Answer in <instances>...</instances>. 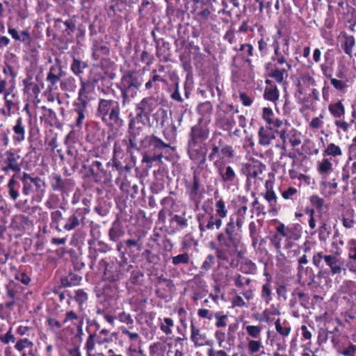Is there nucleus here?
Wrapping results in <instances>:
<instances>
[{
  "instance_id": "1",
  "label": "nucleus",
  "mask_w": 356,
  "mask_h": 356,
  "mask_svg": "<svg viewBox=\"0 0 356 356\" xmlns=\"http://www.w3.org/2000/svg\"><path fill=\"white\" fill-rule=\"evenodd\" d=\"M22 184V194L25 196L31 195L33 202H41L45 195L46 183L34 173L22 172L19 175H12L7 183V191L9 197L16 201L19 197L20 184Z\"/></svg>"
},
{
  "instance_id": "2",
  "label": "nucleus",
  "mask_w": 356,
  "mask_h": 356,
  "mask_svg": "<svg viewBox=\"0 0 356 356\" xmlns=\"http://www.w3.org/2000/svg\"><path fill=\"white\" fill-rule=\"evenodd\" d=\"M271 47L273 54L270 60L265 63L266 76L281 83L288 76L287 72L292 69V65L288 60L290 55L289 39L282 40V48H281L277 37L273 35Z\"/></svg>"
},
{
  "instance_id": "3",
  "label": "nucleus",
  "mask_w": 356,
  "mask_h": 356,
  "mask_svg": "<svg viewBox=\"0 0 356 356\" xmlns=\"http://www.w3.org/2000/svg\"><path fill=\"white\" fill-rule=\"evenodd\" d=\"M215 211L213 207L212 200L208 199L202 205V211L195 216L198 225L200 236L201 238H207L209 232L214 229L219 230L222 225V219L227 217L228 210L225 202L222 199L216 201Z\"/></svg>"
},
{
  "instance_id": "4",
  "label": "nucleus",
  "mask_w": 356,
  "mask_h": 356,
  "mask_svg": "<svg viewBox=\"0 0 356 356\" xmlns=\"http://www.w3.org/2000/svg\"><path fill=\"white\" fill-rule=\"evenodd\" d=\"M138 138L128 134L127 138L118 139L114 142L112 158L106 163V166L112 165L113 169L122 177L135 167L136 159L133 149L137 148Z\"/></svg>"
},
{
  "instance_id": "5",
  "label": "nucleus",
  "mask_w": 356,
  "mask_h": 356,
  "mask_svg": "<svg viewBox=\"0 0 356 356\" xmlns=\"http://www.w3.org/2000/svg\"><path fill=\"white\" fill-rule=\"evenodd\" d=\"M238 232L225 225L224 229L216 234V242L211 241L209 243V248L215 252L216 259L227 261L236 259L235 254L240 243Z\"/></svg>"
},
{
  "instance_id": "6",
  "label": "nucleus",
  "mask_w": 356,
  "mask_h": 356,
  "mask_svg": "<svg viewBox=\"0 0 356 356\" xmlns=\"http://www.w3.org/2000/svg\"><path fill=\"white\" fill-rule=\"evenodd\" d=\"M207 159L213 166L223 163H230L236 156V151L232 145L229 143L227 136L216 131L208 142Z\"/></svg>"
},
{
  "instance_id": "7",
  "label": "nucleus",
  "mask_w": 356,
  "mask_h": 356,
  "mask_svg": "<svg viewBox=\"0 0 356 356\" xmlns=\"http://www.w3.org/2000/svg\"><path fill=\"white\" fill-rule=\"evenodd\" d=\"M146 235V232L138 230L131 235V238L116 244V250L119 253V258L122 259L124 263L129 264L127 255L133 261L140 257V253L144 248L143 241Z\"/></svg>"
},
{
  "instance_id": "8",
  "label": "nucleus",
  "mask_w": 356,
  "mask_h": 356,
  "mask_svg": "<svg viewBox=\"0 0 356 356\" xmlns=\"http://www.w3.org/2000/svg\"><path fill=\"white\" fill-rule=\"evenodd\" d=\"M144 82L142 74L135 70H125L116 86L120 90L122 105L129 104L137 96Z\"/></svg>"
},
{
  "instance_id": "9",
  "label": "nucleus",
  "mask_w": 356,
  "mask_h": 356,
  "mask_svg": "<svg viewBox=\"0 0 356 356\" xmlns=\"http://www.w3.org/2000/svg\"><path fill=\"white\" fill-rule=\"evenodd\" d=\"M20 149L10 148L0 152V183H2L6 176L19 175L21 174L24 159L19 154Z\"/></svg>"
},
{
  "instance_id": "10",
  "label": "nucleus",
  "mask_w": 356,
  "mask_h": 356,
  "mask_svg": "<svg viewBox=\"0 0 356 356\" xmlns=\"http://www.w3.org/2000/svg\"><path fill=\"white\" fill-rule=\"evenodd\" d=\"M120 106L118 101L111 99L100 98L99 99L97 116L107 125L121 127L124 120L120 117Z\"/></svg>"
},
{
  "instance_id": "11",
  "label": "nucleus",
  "mask_w": 356,
  "mask_h": 356,
  "mask_svg": "<svg viewBox=\"0 0 356 356\" xmlns=\"http://www.w3.org/2000/svg\"><path fill=\"white\" fill-rule=\"evenodd\" d=\"M312 264L321 270L327 267L332 275H340L345 270L343 268L344 260L339 251L330 254H327L323 251L316 252L312 257Z\"/></svg>"
},
{
  "instance_id": "12",
  "label": "nucleus",
  "mask_w": 356,
  "mask_h": 356,
  "mask_svg": "<svg viewBox=\"0 0 356 356\" xmlns=\"http://www.w3.org/2000/svg\"><path fill=\"white\" fill-rule=\"evenodd\" d=\"M99 268L103 270L102 282H119L124 271H129L133 265L124 263L121 259L108 261L102 259L99 261Z\"/></svg>"
},
{
  "instance_id": "13",
  "label": "nucleus",
  "mask_w": 356,
  "mask_h": 356,
  "mask_svg": "<svg viewBox=\"0 0 356 356\" xmlns=\"http://www.w3.org/2000/svg\"><path fill=\"white\" fill-rule=\"evenodd\" d=\"M238 113L232 104L220 102L217 105L215 115L216 126L223 131H230L236 124L235 114Z\"/></svg>"
},
{
  "instance_id": "14",
  "label": "nucleus",
  "mask_w": 356,
  "mask_h": 356,
  "mask_svg": "<svg viewBox=\"0 0 356 356\" xmlns=\"http://www.w3.org/2000/svg\"><path fill=\"white\" fill-rule=\"evenodd\" d=\"M83 178L95 184L106 182L111 177L99 160H87L83 165Z\"/></svg>"
},
{
  "instance_id": "15",
  "label": "nucleus",
  "mask_w": 356,
  "mask_h": 356,
  "mask_svg": "<svg viewBox=\"0 0 356 356\" xmlns=\"http://www.w3.org/2000/svg\"><path fill=\"white\" fill-rule=\"evenodd\" d=\"M217 267L213 270L211 277L216 284L214 290L219 293L220 286H225L232 280V277L229 273V268H235L238 266V261L236 259L222 261L216 259Z\"/></svg>"
},
{
  "instance_id": "16",
  "label": "nucleus",
  "mask_w": 356,
  "mask_h": 356,
  "mask_svg": "<svg viewBox=\"0 0 356 356\" xmlns=\"http://www.w3.org/2000/svg\"><path fill=\"white\" fill-rule=\"evenodd\" d=\"M248 203L247 197L238 195L234 212L229 216L226 225L241 232L246 220Z\"/></svg>"
},
{
  "instance_id": "17",
  "label": "nucleus",
  "mask_w": 356,
  "mask_h": 356,
  "mask_svg": "<svg viewBox=\"0 0 356 356\" xmlns=\"http://www.w3.org/2000/svg\"><path fill=\"white\" fill-rule=\"evenodd\" d=\"M185 188L186 193L189 200L193 204L195 210H198L204 194V188L201 184L199 172H193L192 180L186 181Z\"/></svg>"
},
{
  "instance_id": "18",
  "label": "nucleus",
  "mask_w": 356,
  "mask_h": 356,
  "mask_svg": "<svg viewBox=\"0 0 356 356\" xmlns=\"http://www.w3.org/2000/svg\"><path fill=\"white\" fill-rule=\"evenodd\" d=\"M275 230L278 231L285 238L284 248L286 250L294 247L295 242L301 238L302 234V226L298 223L285 226L283 222H279L275 227Z\"/></svg>"
},
{
  "instance_id": "19",
  "label": "nucleus",
  "mask_w": 356,
  "mask_h": 356,
  "mask_svg": "<svg viewBox=\"0 0 356 356\" xmlns=\"http://www.w3.org/2000/svg\"><path fill=\"white\" fill-rule=\"evenodd\" d=\"M208 147L206 143L188 140L187 143V154L189 159L202 168L206 164Z\"/></svg>"
},
{
  "instance_id": "20",
  "label": "nucleus",
  "mask_w": 356,
  "mask_h": 356,
  "mask_svg": "<svg viewBox=\"0 0 356 356\" xmlns=\"http://www.w3.org/2000/svg\"><path fill=\"white\" fill-rule=\"evenodd\" d=\"M90 212L87 207L77 208L73 210L68 217L63 219V229L65 231H71L79 227H83L86 225V215Z\"/></svg>"
},
{
  "instance_id": "21",
  "label": "nucleus",
  "mask_w": 356,
  "mask_h": 356,
  "mask_svg": "<svg viewBox=\"0 0 356 356\" xmlns=\"http://www.w3.org/2000/svg\"><path fill=\"white\" fill-rule=\"evenodd\" d=\"M145 141L147 145L142 144L141 146L148 147V152L158 156L160 158L164 157V154H170L174 148L170 143H166L154 134L145 136Z\"/></svg>"
},
{
  "instance_id": "22",
  "label": "nucleus",
  "mask_w": 356,
  "mask_h": 356,
  "mask_svg": "<svg viewBox=\"0 0 356 356\" xmlns=\"http://www.w3.org/2000/svg\"><path fill=\"white\" fill-rule=\"evenodd\" d=\"M49 181L53 191L59 192L61 195H67L74 187L73 179L63 178L61 175L53 172L49 176Z\"/></svg>"
},
{
  "instance_id": "23",
  "label": "nucleus",
  "mask_w": 356,
  "mask_h": 356,
  "mask_svg": "<svg viewBox=\"0 0 356 356\" xmlns=\"http://www.w3.org/2000/svg\"><path fill=\"white\" fill-rule=\"evenodd\" d=\"M150 118L140 112H135L129 115L128 134L138 138L144 128L149 123Z\"/></svg>"
},
{
  "instance_id": "24",
  "label": "nucleus",
  "mask_w": 356,
  "mask_h": 356,
  "mask_svg": "<svg viewBox=\"0 0 356 356\" xmlns=\"http://www.w3.org/2000/svg\"><path fill=\"white\" fill-rule=\"evenodd\" d=\"M330 340L334 350L339 355L342 356H356V345L348 341V337L344 339L340 335H333L330 337Z\"/></svg>"
},
{
  "instance_id": "25",
  "label": "nucleus",
  "mask_w": 356,
  "mask_h": 356,
  "mask_svg": "<svg viewBox=\"0 0 356 356\" xmlns=\"http://www.w3.org/2000/svg\"><path fill=\"white\" fill-rule=\"evenodd\" d=\"M227 163H223L213 166V168L224 186L229 187L236 186L238 181L236 172L231 165H228Z\"/></svg>"
},
{
  "instance_id": "26",
  "label": "nucleus",
  "mask_w": 356,
  "mask_h": 356,
  "mask_svg": "<svg viewBox=\"0 0 356 356\" xmlns=\"http://www.w3.org/2000/svg\"><path fill=\"white\" fill-rule=\"evenodd\" d=\"M95 99V85L89 81L81 78V87L78 97L73 102L88 107V104Z\"/></svg>"
},
{
  "instance_id": "27",
  "label": "nucleus",
  "mask_w": 356,
  "mask_h": 356,
  "mask_svg": "<svg viewBox=\"0 0 356 356\" xmlns=\"http://www.w3.org/2000/svg\"><path fill=\"white\" fill-rule=\"evenodd\" d=\"M88 113V107L73 102L72 108L70 111V127L73 129H78L81 130L83 128Z\"/></svg>"
},
{
  "instance_id": "28",
  "label": "nucleus",
  "mask_w": 356,
  "mask_h": 356,
  "mask_svg": "<svg viewBox=\"0 0 356 356\" xmlns=\"http://www.w3.org/2000/svg\"><path fill=\"white\" fill-rule=\"evenodd\" d=\"M56 64L50 67L46 78L47 89L50 92L58 89L57 84L60 83V81H62L61 78L65 74L60 62L58 59L56 60Z\"/></svg>"
},
{
  "instance_id": "29",
  "label": "nucleus",
  "mask_w": 356,
  "mask_h": 356,
  "mask_svg": "<svg viewBox=\"0 0 356 356\" xmlns=\"http://www.w3.org/2000/svg\"><path fill=\"white\" fill-rule=\"evenodd\" d=\"M234 50L240 53L239 56L250 70L254 68V58H256L255 61H258L259 56L255 53L254 47L251 43H242L238 48L234 47Z\"/></svg>"
},
{
  "instance_id": "30",
  "label": "nucleus",
  "mask_w": 356,
  "mask_h": 356,
  "mask_svg": "<svg viewBox=\"0 0 356 356\" xmlns=\"http://www.w3.org/2000/svg\"><path fill=\"white\" fill-rule=\"evenodd\" d=\"M202 118L198 120L197 124L193 126L188 136V140L205 143L210 135V129L207 125L201 124Z\"/></svg>"
},
{
  "instance_id": "31",
  "label": "nucleus",
  "mask_w": 356,
  "mask_h": 356,
  "mask_svg": "<svg viewBox=\"0 0 356 356\" xmlns=\"http://www.w3.org/2000/svg\"><path fill=\"white\" fill-rule=\"evenodd\" d=\"M11 130L13 131L12 140L15 145H20L26 138V122L22 117H18Z\"/></svg>"
},
{
  "instance_id": "32",
  "label": "nucleus",
  "mask_w": 356,
  "mask_h": 356,
  "mask_svg": "<svg viewBox=\"0 0 356 356\" xmlns=\"http://www.w3.org/2000/svg\"><path fill=\"white\" fill-rule=\"evenodd\" d=\"M159 82L168 85V81L165 76L157 74L155 70H152L149 74V80L145 83V89L149 93H157L160 90Z\"/></svg>"
},
{
  "instance_id": "33",
  "label": "nucleus",
  "mask_w": 356,
  "mask_h": 356,
  "mask_svg": "<svg viewBox=\"0 0 356 356\" xmlns=\"http://www.w3.org/2000/svg\"><path fill=\"white\" fill-rule=\"evenodd\" d=\"M191 340L195 347H201L204 346H213V341L208 339L206 333L202 332L200 328L195 326L193 322L191 323Z\"/></svg>"
},
{
  "instance_id": "34",
  "label": "nucleus",
  "mask_w": 356,
  "mask_h": 356,
  "mask_svg": "<svg viewBox=\"0 0 356 356\" xmlns=\"http://www.w3.org/2000/svg\"><path fill=\"white\" fill-rule=\"evenodd\" d=\"M41 110L42 111V114L40 116L41 122H43L50 127H56L57 129L63 127V123L58 118L56 112L52 108L42 106Z\"/></svg>"
},
{
  "instance_id": "35",
  "label": "nucleus",
  "mask_w": 356,
  "mask_h": 356,
  "mask_svg": "<svg viewBox=\"0 0 356 356\" xmlns=\"http://www.w3.org/2000/svg\"><path fill=\"white\" fill-rule=\"evenodd\" d=\"M194 5L196 20L200 23L206 22L211 14V6L203 0H195Z\"/></svg>"
},
{
  "instance_id": "36",
  "label": "nucleus",
  "mask_w": 356,
  "mask_h": 356,
  "mask_svg": "<svg viewBox=\"0 0 356 356\" xmlns=\"http://www.w3.org/2000/svg\"><path fill=\"white\" fill-rule=\"evenodd\" d=\"M154 181L151 189L153 193H158L164 189L165 178L168 177V170L165 167L160 166L154 172Z\"/></svg>"
},
{
  "instance_id": "37",
  "label": "nucleus",
  "mask_w": 356,
  "mask_h": 356,
  "mask_svg": "<svg viewBox=\"0 0 356 356\" xmlns=\"http://www.w3.org/2000/svg\"><path fill=\"white\" fill-rule=\"evenodd\" d=\"M157 106L156 99L152 97H146L136 104L135 112H140L150 118L151 114Z\"/></svg>"
},
{
  "instance_id": "38",
  "label": "nucleus",
  "mask_w": 356,
  "mask_h": 356,
  "mask_svg": "<svg viewBox=\"0 0 356 356\" xmlns=\"http://www.w3.org/2000/svg\"><path fill=\"white\" fill-rule=\"evenodd\" d=\"M125 235V230L122 222L119 217L111 223V227L108 229V236L109 241L116 243L121 242L120 240Z\"/></svg>"
},
{
  "instance_id": "39",
  "label": "nucleus",
  "mask_w": 356,
  "mask_h": 356,
  "mask_svg": "<svg viewBox=\"0 0 356 356\" xmlns=\"http://www.w3.org/2000/svg\"><path fill=\"white\" fill-rule=\"evenodd\" d=\"M8 33L10 35L12 38L15 41H19L24 47L31 49L33 43V38L28 29H25L19 32L16 29L8 26Z\"/></svg>"
},
{
  "instance_id": "40",
  "label": "nucleus",
  "mask_w": 356,
  "mask_h": 356,
  "mask_svg": "<svg viewBox=\"0 0 356 356\" xmlns=\"http://www.w3.org/2000/svg\"><path fill=\"white\" fill-rule=\"evenodd\" d=\"M275 128L273 127H261L258 131L259 144L262 146H268L272 141L275 139V134H280Z\"/></svg>"
},
{
  "instance_id": "41",
  "label": "nucleus",
  "mask_w": 356,
  "mask_h": 356,
  "mask_svg": "<svg viewBox=\"0 0 356 356\" xmlns=\"http://www.w3.org/2000/svg\"><path fill=\"white\" fill-rule=\"evenodd\" d=\"M92 57L94 60H99L100 59L108 61L104 59V57H108L110 55V49L106 44L99 42L97 40H93L92 46Z\"/></svg>"
},
{
  "instance_id": "42",
  "label": "nucleus",
  "mask_w": 356,
  "mask_h": 356,
  "mask_svg": "<svg viewBox=\"0 0 356 356\" xmlns=\"http://www.w3.org/2000/svg\"><path fill=\"white\" fill-rule=\"evenodd\" d=\"M264 275L266 277V280L261 286L260 297L266 304L268 305L273 299L272 276L267 272L264 273Z\"/></svg>"
},
{
  "instance_id": "43",
  "label": "nucleus",
  "mask_w": 356,
  "mask_h": 356,
  "mask_svg": "<svg viewBox=\"0 0 356 356\" xmlns=\"http://www.w3.org/2000/svg\"><path fill=\"white\" fill-rule=\"evenodd\" d=\"M103 285L99 297L104 300H111L117 297L119 291L118 282H102Z\"/></svg>"
},
{
  "instance_id": "44",
  "label": "nucleus",
  "mask_w": 356,
  "mask_h": 356,
  "mask_svg": "<svg viewBox=\"0 0 356 356\" xmlns=\"http://www.w3.org/2000/svg\"><path fill=\"white\" fill-rule=\"evenodd\" d=\"M347 266L350 272L356 273V239L352 238L347 243Z\"/></svg>"
},
{
  "instance_id": "45",
  "label": "nucleus",
  "mask_w": 356,
  "mask_h": 356,
  "mask_svg": "<svg viewBox=\"0 0 356 356\" xmlns=\"http://www.w3.org/2000/svg\"><path fill=\"white\" fill-rule=\"evenodd\" d=\"M280 137L284 143H285L287 138L291 145L293 147L298 146L302 143L301 133L296 129H292L287 134L286 131L282 130L280 132Z\"/></svg>"
},
{
  "instance_id": "46",
  "label": "nucleus",
  "mask_w": 356,
  "mask_h": 356,
  "mask_svg": "<svg viewBox=\"0 0 356 356\" xmlns=\"http://www.w3.org/2000/svg\"><path fill=\"white\" fill-rule=\"evenodd\" d=\"M171 46L170 42L163 40L156 45V56L159 60L168 62L170 60Z\"/></svg>"
},
{
  "instance_id": "47",
  "label": "nucleus",
  "mask_w": 356,
  "mask_h": 356,
  "mask_svg": "<svg viewBox=\"0 0 356 356\" xmlns=\"http://www.w3.org/2000/svg\"><path fill=\"white\" fill-rule=\"evenodd\" d=\"M71 322L73 325L76 328L78 334L83 333V321L75 312L73 310L67 311L65 314V318L63 320V323L67 324Z\"/></svg>"
},
{
  "instance_id": "48",
  "label": "nucleus",
  "mask_w": 356,
  "mask_h": 356,
  "mask_svg": "<svg viewBox=\"0 0 356 356\" xmlns=\"http://www.w3.org/2000/svg\"><path fill=\"white\" fill-rule=\"evenodd\" d=\"M127 0H111L108 5V15L112 12L113 15L120 16L127 10Z\"/></svg>"
},
{
  "instance_id": "49",
  "label": "nucleus",
  "mask_w": 356,
  "mask_h": 356,
  "mask_svg": "<svg viewBox=\"0 0 356 356\" xmlns=\"http://www.w3.org/2000/svg\"><path fill=\"white\" fill-rule=\"evenodd\" d=\"M67 303L70 305L72 300H74L79 305L80 309H83V306L88 300V294L83 289H79L74 291V295L72 296L70 293H67Z\"/></svg>"
},
{
  "instance_id": "50",
  "label": "nucleus",
  "mask_w": 356,
  "mask_h": 356,
  "mask_svg": "<svg viewBox=\"0 0 356 356\" xmlns=\"http://www.w3.org/2000/svg\"><path fill=\"white\" fill-rule=\"evenodd\" d=\"M275 115L273 110L269 107H264L262 109V118L267 124L274 128H280L282 125V121L278 118H274Z\"/></svg>"
},
{
  "instance_id": "51",
  "label": "nucleus",
  "mask_w": 356,
  "mask_h": 356,
  "mask_svg": "<svg viewBox=\"0 0 356 356\" xmlns=\"http://www.w3.org/2000/svg\"><path fill=\"white\" fill-rule=\"evenodd\" d=\"M31 224L29 217L24 215L15 216L13 218L12 226L14 229L18 231H25Z\"/></svg>"
},
{
  "instance_id": "52",
  "label": "nucleus",
  "mask_w": 356,
  "mask_h": 356,
  "mask_svg": "<svg viewBox=\"0 0 356 356\" xmlns=\"http://www.w3.org/2000/svg\"><path fill=\"white\" fill-rule=\"evenodd\" d=\"M328 111L331 115L336 119L343 118L346 114V108L343 104V99L330 104Z\"/></svg>"
},
{
  "instance_id": "53",
  "label": "nucleus",
  "mask_w": 356,
  "mask_h": 356,
  "mask_svg": "<svg viewBox=\"0 0 356 356\" xmlns=\"http://www.w3.org/2000/svg\"><path fill=\"white\" fill-rule=\"evenodd\" d=\"M5 301L0 303V318L2 320L8 318L11 315V312L13 310L16 300L10 298H5Z\"/></svg>"
},
{
  "instance_id": "54",
  "label": "nucleus",
  "mask_w": 356,
  "mask_h": 356,
  "mask_svg": "<svg viewBox=\"0 0 356 356\" xmlns=\"http://www.w3.org/2000/svg\"><path fill=\"white\" fill-rule=\"evenodd\" d=\"M82 280V276L75 272H70L66 276L60 279L61 286L63 287H70L76 286Z\"/></svg>"
},
{
  "instance_id": "55",
  "label": "nucleus",
  "mask_w": 356,
  "mask_h": 356,
  "mask_svg": "<svg viewBox=\"0 0 356 356\" xmlns=\"http://www.w3.org/2000/svg\"><path fill=\"white\" fill-rule=\"evenodd\" d=\"M264 197L268 202L271 210L277 211L281 207L278 204L277 197L272 188H269L268 183L266 184V192Z\"/></svg>"
},
{
  "instance_id": "56",
  "label": "nucleus",
  "mask_w": 356,
  "mask_h": 356,
  "mask_svg": "<svg viewBox=\"0 0 356 356\" xmlns=\"http://www.w3.org/2000/svg\"><path fill=\"white\" fill-rule=\"evenodd\" d=\"M222 8L218 11V14L225 15L229 18L233 15V8H239V0H221Z\"/></svg>"
},
{
  "instance_id": "57",
  "label": "nucleus",
  "mask_w": 356,
  "mask_h": 356,
  "mask_svg": "<svg viewBox=\"0 0 356 356\" xmlns=\"http://www.w3.org/2000/svg\"><path fill=\"white\" fill-rule=\"evenodd\" d=\"M260 37L257 42V49L261 57H266L269 54L270 38L267 35L259 33Z\"/></svg>"
},
{
  "instance_id": "58",
  "label": "nucleus",
  "mask_w": 356,
  "mask_h": 356,
  "mask_svg": "<svg viewBox=\"0 0 356 356\" xmlns=\"http://www.w3.org/2000/svg\"><path fill=\"white\" fill-rule=\"evenodd\" d=\"M275 327L276 332L282 337L283 339L287 337L291 332V325L286 320L282 322L280 318H277L275 322Z\"/></svg>"
},
{
  "instance_id": "59",
  "label": "nucleus",
  "mask_w": 356,
  "mask_h": 356,
  "mask_svg": "<svg viewBox=\"0 0 356 356\" xmlns=\"http://www.w3.org/2000/svg\"><path fill=\"white\" fill-rule=\"evenodd\" d=\"M341 36L344 39V42L342 44V49L345 54L351 56L353 48L355 46V38L353 35H348L346 32H342Z\"/></svg>"
},
{
  "instance_id": "60",
  "label": "nucleus",
  "mask_w": 356,
  "mask_h": 356,
  "mask_svg": "<svg viewBox=\"0 0 356 356\" xmlns=\"http://www.w3.org/2000/svg\"><path fill=\"white\" fill-rule=\"evenodd\" d=\"M88 67L87 63L82 61L79 58H73L72 62L70 65V70L72 73L79 76L80 79L82 78L81 75L86 68Z\"/></svg>"
},
{
  "instance_id": "61",
  "label": "nucleus",
  "mask_w": 356,
  "mask_h": 356,
  "mask_svg": "<svg viewBox=\"0 0 356 356\" xmlns=\"http://www.w3.org/2000/svg\"><path fill=\"white\" fill-rule=\"evenodd\" d=\"M129 281L133 285L142 286L144 282L145 274L138 266H133Z\"/></svg>"
},
{
  "instance_id": "62",
  "label": "nucleus",
  "mask_w": 356,
  "mask_h": 356,
  "mask_svg": "<svg viewBox=\"0 0 356 356\" xmlns=\"http://www.w3.org/2000/svg\"><path fill=\"white\" fill-rule=\"evenodd\" d=\"M263 96L265 100L276 104L280 98V91L277 86H266Z\"/></svg>"
},
{
  "instance_id": "63",
  "label": "nucleus",
  "mask_w": 356,
  "mask_h": 356,
  "mask_svg": "<svg viewBox=\"0 0 356 356\" xmlns=\"http://www.w3.org/2000/svg\"><path fill=\"white\" fill-rule=\"evenodd\" d=\"M315 232L318 233V240L321 242H326L332 233L331 226L326 222H321Z\"/></svg>"
},
{
  "instance_id": "64",
  "label": "nucleus",
  "mask_w": 356,
  "mask_h": 356,
  "mask_svg": "<svg viewBox=\"0 0 356 356\" xmlns=\"http://www.w3.org/2000/svg\"><path fill=\"white\" fill-rule=\"evenodd\" d=\"M256 264L249 258L245 257L240 264V271L246 275H254L257 271Z\"/></svg>"
}]
</instances>
